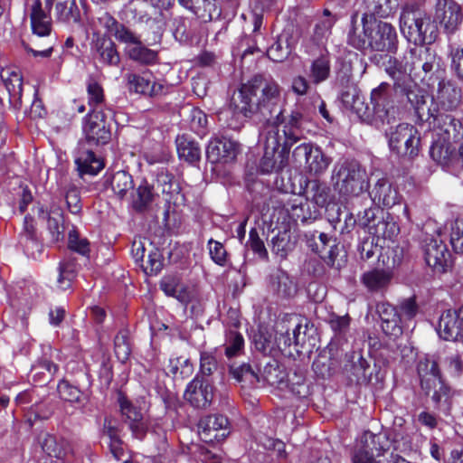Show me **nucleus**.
I'll use <instances>...</instances> for the list:
<instances>
[{
    "mask_svg": "<svg viewBox=\"0 0 463 463\" xmlns=\"http://www.w3.org/2000/svg\"><path fill=\"white\" fill-rule=\"evenodd\" d=\"M229 109L234 116L254 119L269 128L260 168L264 174L283 170L290 147L304 137L303 115L292 111L288 118L283 116L279 83L271 76L254 75L233 92Z\"/></svg>",
    "mask_w": 463,
    "mask_h": 463,
    "instance_id": "1",
    "label": "nucleus"
},
{
    "mask_svg": "<svg viewBox=\"0 0 463 463\" xmlns=\"http://www.w3.org/2000/svg\"><path fill=\"white\" fill-rule=\"evenodd\" d=\"M85 139L79 143L75 163L80 175H95L104 167L101 158L95 155L93 146L106 145L111 138L110 124L101 110H92L83 126Z\"/></svg>",
    "mask_w": 463,
    "mask_h": 463,
    "instance_id": "2",
    "label": "nucleus"
},
{
    "mask_svg": "<svg viewBox=\"0 0 463 463\" xmlns=\"http://www.w3.org/2000/svg\"><path fill=\"white\" fill-rule=\"evenodd\" d=\"M385 71L393 80L395 94L406 97L419 119L429 118L430 115L427 102L429 97L413 82L408 67H405L404 55L401 60L390 57L385 64Z\"/></svg>",
    "mask_w": 463,
    "mask_h": 463,
    "instance_id": "3",
    "label": "nucleus"
},
{
    "mask_svg": "<svg viewBox=\"0 0 463 463\" xmlns=\"http://www.w3.org/2000/svg\"><path fill=\"white\" fill-rule=\"evenodd\" d=\"M371 104L373 105V116L362 95L349 109L355 113L362 121L368 123L373 121L377 126L379 123L384 125L396 121L399 109L393 103L388 83L382 82L372 90Z\"/></svg>",
    "mask_w": 463,
    "mask_h": 463,
    "instance_id": "4",
    "label": "nucleus"
},
{
    "mask_svg": "<svg viewBox=\"0 0 463 463\" xmlns=\"http://www.w3.org/2000/svg\"><path fill=\"white\" fill-rule=\"evenodd\" d=\"M420 387L427 395L432 392L431 400L435 408L448 415L451 408V390L442 381L439 362L434 356L426 355L417 364Z\"/></svg>",
    "mask_w": 463,
    "mask_h": 463,
    "instance_id": "5",
    "label": "nucleus"
},
{
    "mask_svg": "<svg viewBox=\"0 0 463 463\" xmlns=\"http://www.w3.org/2000/svg\"><path fill=\"white\" fill-rule=\"evenodd\" d=\"M400 28L409 43L431 44L438 37V27L430 15L415 5H407L402 9Z\"/></svg>",
    "mask_w": 463,
    "mask_h": 463,
    "instance_id": "6",
    "label": "nucleus"
},
{
    "mask_svg": "<svg viewBox=\"0 0 463 463\" xmlns=\"http://www.w3.org/2000/svg\"><path fill=\"white\" fill-rule=\"evenodd\" d=\"M390 149L402 157L414 158L420 153V133L412 125L402 123L386 131Z\"/></svg>",
    "mask_w": 463,
    "mask_h": 463,
    "instance_id": "7",
    "label": "nucleus"
},
{
    "mask_svg": "<svg viewBox=\"0 0 463 463\" xmlns=\"http://www.w3.org/2000/svg\"><path fill=\"white\" fill-rule=\"evenodd\" d=\"M335 185L341 194L358 196L368 188L366 172L358 162H345L336 171Z\"/></svg>",
    "mask_w": 463,
    "mask_h": 463,
    "instance_id": "8",
    "label": "nucleus"
},
{
    "mask_svg": "<svg viewBox=\"0 0 463 463\" xmlns=\"http://www.w3.org/2000/svg\"><path fill=\"white\" fill-rule=\"evenodd\" d=\"M429 43H410L408 49L403 53L405 67H408L411 75L416 77H425L431 74L439 67L437 54Z\"/></svg>",
    "mask_w": 463,
    "mask_h": 463,
    "instance_id": "9",
    "label": "nucleus"
},
{
    "mask_svg": "<svg viewBox=\"0 0 463 463\" xmlns=\"http://www.w3.org/2000/svg\"><path fill=\"white\" fill-rule=\"evenodd\" d=\"M369 50L381 52H395L398 47L396 29L389 23L377 21L370 15Z\"/></svg>",
    "mask_w": 463,
    "mask_h": 463,
    "instance_id": "10",
    "label": "nucleus"
},
{
    "mask_svg": "<svg viewBox=\"0 0 463 463\" xmlns=\"http://www.w3.org/2000/svg\"><path fill=\"white\" fill-rule=\"evenodd\" d=\"M430 109L429 118L420 119L421 121H430L432 118V132L435 140H442L443 142H458L463 137V126L459 119L452 115L445 113L435 114L436 109Z\"/></svg>",
    "mask_w": 463,
    "mask_h": 463,
    "instance_id": "11",
    "label": "nucleus"
},
{
    "mask_svg": "<svg viewBox=\"0 0 463 463\" xmlns=\"http://www.w3.org/2000/svg\"><path fill=\"white\" fill-rule=\"evenodd\" d=\"M90 50L93 61L101 65L117 67L120 63L121 58L117 44L107 33H92Z\"/></svg>",
    "mask_w": 463,
    "mask_h": 463,
    "instance_id": "12",
    "label": "nucleus"
},
{
    "mask_svg": "<svg viewBox=\"0 0 463 463\" xmlns=\"http://www.w3.org/2000/svg\"><path fill=\"white\" fill-rule=\"evenodd\" d=\"M118 403L122 421L128 425L132 436L137 439H143L148 427L142 409L121 392L118 393Z\"/></svg>",
    "mask_w": 463,
    "mask_h": 463,
    "instance_id": "13",
    "label": "nucleus"
},
{
    "mask_svg": "<svg viewBox=\"0 0 463 463\" xmlns=\"http://www.w3.org/2000/svg\"><path fill=\"white\" fill-rule=\"evenodd\" d=\"M458 142H443L433 140L430 149L431 158L452 172H458L463 169V144L457 148Z\"/></svg>",
    "mask_w": 463,
    "mask_h": 463,
    "instance_id": "14",
    "label": "nucleus"
},
{
    "mask_svg": "<svg viewBox=\"0 0 463 463\" xmlns=\"http://www.w3.org/2000/svg\"><path fill=\"white\" fill-rule=\"evenodd\" d=\"M38 219L47 222V229L53 241H60L64 238L65 224L63 210L59 202L52 199L47 203H38L36 207Z\"/></svg>",
    "mask_w": 463,
    "mask_h": 463,
    "instance_id": "15",
    "label": "nucleus"
},
{
    "mask_svg": "<svg viewBox=\"0 0 463 463\" xmlns=\"http://www.w3.org/2000/svg\"><path fill=\"white\" fill-rule=\"evenodd\" d=\"M292 157L297 164L305 163L306 168L312 175L324 173L330 165V158L318 146H314L310 143L298 146L292 153Z\"/></svg>",
    "mask_w": 463,
    "mask_h": 463,
    "instance_id": "16",
    "label": "nucleus"
},
{
    "mask_svg": "<svg viewBox=\"0 0 463 463\" xmlns=\"http://www.w3.org/2000/svg\"><path fill=\"white\" fill-rule=\"evenodd\" d=\"M215 388L203 376H195L186 386L184 397L193 407L207 409L214 398Z\"/></svg>",
    "mask_w": 463,
    "mask_h": 463,
    "instance_id": "17",
    "label": "nucleus"
},
{
    "mask_svg": "<svg viewBox=\"0 0 463 463\" xmlns=\"http://www.w3.org/2000/svg\"><path fill=\"white\" fill-rule=\"evenodd\" d=\"M427 265L436 273H445L451 262V255L447 245L439 238L425 240L423 245Z\"/></svg>",
    "mask_w": 463,
    "mask_h": 463,
    "instance_id": "18",
    "label": "nucleus"
},
{
    "mask_svg": "<svg viewBox=\"0 0 463 463\" xmlns=\"http://www.w3.org/2000/svg\"><path fill=\"white\" fill-rule=\"evenodd\" d=\"M435 18L447 33H454L463 21L462 8L455 0H437Z\"/></svg>",
    "mask_w": 463,
    "mask_h": 463,
    "instance_id": "19",
    "label": "nucleus"
},
{
    "mask_svg": "<svg viewBox=\"0 0 463 463\" xmlns=\"http://www.w3.org/2000/svg\"><path fill=\"white\" fill-rule=\"evenodd\" d=\"M98 23L105 29L108 35L113 36L116 41L124 44L125 48H128L130 45L138 43L140 35L124 24L118 22L109 12L100 14L98 17Z\"/></svg>",
    "mask_w": 463,
    "mask_h": 463,
    "instance_id": "20",
    "label": "nucleus"
},
{
    "mask_svg": "<svg viewBox=\"0 0 463 463\" xmlns=\"http://www.w3.org/2000/svg\"><path fill=\"white\" fill-rule=\"evenodd\" d=\"M98 23L105 29L108 35L113 36L116 41L124 44L125 48H128L130 45L138 43L140 35L124 24L118 22L109 12L100 14L98 17Z\"/></svg>",
    "mask_w": 463,
    "mask_h": 463,
    "instance_id": "21",
    "label": "nucleus"
},
{
    "mask_svg": "<svg viewBox=\"0 0 463 463\" xmlns=\"http://www.w3.org/2000/svg\"><path fill=\"white\" fill-rule=\"evenodd\" d=\"M229 425L228 418L222 414L208 415L199 420L198 431L205 442L219 441L229 435Z\"/></svg>",
    "mask_w": 463,
    "mask_h": 463,
    "instance_id": "22",
    "label": "nucleus"
},
{
    "mask_svg": "<svg viewBox=\"0 0 463 463\" xmlns=\"http://www.w3.org/2000/svg\"><path fill=\"white\" fill-rule=\"evenodd\" d=\"M26 6L33 33L38 37L49 36L52 30L51 9H47L45 5H43V0H27Z\"/></svg>",
    "mask_w": 463,
    "mask_h": 463,
    "instance_id": "23",
    "label": "nucleus"
},
{
    "mask_svg": "<svg viewBox=\"0 0 463 463\" xmlns=\"http://www.w3.org/2000/svg\"><path fill=\"white\" fill-rule=\"evenodd\" d=\"M437 331L445 340H459L463 333V306L458 310L444 311L439 317Z\"/></svg>",
    "mask_w": 463,
    "mask_h": 463,
    "instance_id": "24",
    "label": "nucleus"
},
{
    "mask_svg": "<svg viewBox=\"0 0 463 463\" xmlns=\"http://www.w3.org/2000/svg\"><path fill=\"white\" fill-rule=\"evenodd\" d=\"M239 145L227 138H213L206 148L207 160L212 164L232 162L237 156Z\"/></svg>",
    "mask_w": 463,
    "mask_h": 463,
    "instance_id": "25",
    "label": "nucleus"
},
{
    "mask_svg": "<svg viewBox=\"0 0 463 463\" xmlns=\"http://www.w3.org/2000/svg\"><path fill=\"white\" fill-rule=\"evenodd\" d=\"M47 9L54 5V17L57 23L71 26L80 22L81 13L77 0H44Z\"/></svg>",
    "mask_w": 463,
    "mask_h": 463,
    "instance_id": "26",
    "label": "nucleus"
},
{
    "mask_svg": "<svg viewBox=\"0 0 463 463\" xmlns=\"http://www.w3.org/2000/svg\"><path fill=\"white\" fill-rule=\"evenodd\" d=\"M377 312L382 321V329L386 335L397 338L402 334V318L396 307L388 303L377 305Z\"/></svg>",
    "mask_w": 463,
    "mask_h": 463,
    "instance_id": "27",
    "label": "nucleus"
},
{
    "mask_svg": "<svg viewBox=\"0 0 463 463\" xmlns=\"http://www.w3.org/2000/svg\"><path fill=\"white\" fill-rule=\"evenodd\" d=\"M432 100L445 110L455 109L461 102V90L450 81H440Z\"/></svg>",
    "mask_w": 463,
    "mask_h": 463,
    "instance_id": "28",
    "label": "nucleus"
},
{
    "mask_svg": "<svg viewBox=\"0 0 463 463\" xmlns=\"http://www.w3.org/2000/svg\"><path fill=\"white\" fill-rule=\"evenodd\" d=\"M356 22L357 14H355L352 15L351 18L352 26L347 34V43L351 47L359 51L369 50V36L367 29L370 28V15L367 13H364L362 15V31L358 29Z\"/></svg>",
    "mask_w": 463,
    "mask_h": 463,
    "instance_id": "29",
    "label": "nucleus"
},
{
    "mask_svg": "<svg viewBox=\"0 0 463 463\" xmlns=\"http://www.w3.org/2000/svg\"><path fill=\"white\" fill-rule=\"evenodd\" d=\"M156 196L154 186L143 179L131 194V207L137 213L148 212Z\"/></svg>",
    "mask_w": 463,
    "mask_h": 463,
    "instance_id": "30",
    "label": "nucleus"
},
{
    "mask_svg": "<svg viewBox=\"0 0 463 463\" xmlns=\"http://www.w3.org/2000/svg\"><path fill=\"white\" fill-rule=\"evenodd\" d=\"M392 273L389 270L374 269L364 272L361 278L364 286L372 293H383L390 286Z\"/></svg>",
    "mask_w": 463,
    "mask_h": 463,
    "instance_id": "31",
    "label": "nucleus"
},
{
    "mask_svg": "<svg viewBox=\"0 0 463 463\" xmlns=\"http://www.w3.org/2000/svg\"><path fill=\"white\" fill-rule=\"evenodd\" d=\"M370 198L379 205L392 207L397 203V192L386 179H379L374 184L371 194L364 196V200L370 203Z\"/></svg>",
    "mask_w": 463,
    "mask_h": 463,
    "instance_id": "32",
    "label": "nucleus"
},
{
    "mask_svg": "<svg viewBox=\"0 0 463 463\" xmlns=\"http://www.w3.org/2000/svg\"><path fill=\"white\" fill-rule=\"evenodd\" d=\"M330 55L328 52H325L311 61L307 76L312 84L318 85L326 81L330 77Z\"/></svg>",
    "mask_w": 463,
    "mask_h": 463,
    "instance_id": "33",
    "label": "nucleus"
},
{
    "mask_svg": "<svg viewBox=\"0 0 463 463\" xmlns=\"http://www.w3.org/2000/svg\"><path fill=\"white\" fill-rule=\"evenodd\" d=\"M179 158L189 164L200 161L202 151L199 144L187 135L178 136L175 140Z\"/></svg>",
    "mask_w": 463,
    "mask_h": 463,
    "instance_id": "34",
    "label": "nucleus"
},
{
    "mask_svg": "<svg viewBox=\"0 0 463 463\" xmlns=\"http://www.w3.org/2000/svg\"><path fill=\"white\" fill-rule=\"evenodd\" d=\"M106 187H110L113 193L123 199L127 194L134 189L132 175L126 171H118L108 176L104 182Z\"/></svg>",
    "mask_w": 463,
    "mask_h": 463,
    "instance_id": "35",
    "label": "nucleus"
},
{
    "mask_svg": "<svg viewBox=\"0 0 463 463\" xmlns=\"http://www.w3.org/2000/svg\"><path fill=\"white\" fill-rule=\"evenodd\" d=\"M230 373L243 388H257L261 385V376L249 364L231 366Z\"/></svg>",
    "mask_w": 463,
    "mask_h": 463,
    "instance_id": "36",
    "label": "nucleus"
},
{
    "mask_svg": "<svg viewBox=\"0 0 463 463\" xmlns=\"http://www.w3.org/2000/svg\"><path fill=\"white\" fill-rule=\"evenodd\" d=\"M39 442L43 450L48 456L57 458L65 456L69 449V443L65 439L50 433L41 434Z\"/></svg>",
    "mask_w": 463,
    "mask_h": 463,
    "instance_id": "37",
    "label": "nucleus"
},
{
    "mask_svg": "<svg viewBox=\"0 0 463 463\" xmlns=\"http://www.w3.org/2000/svg\"><path fill=\"white\" fill-rule=\"evenodd\" d=\"M124 52L130 60L140 64H153L156 62L158 58L157 52L144 45L141 38L138 39V43L130 45L128 48H125Z\"/></svg>",
    "mask_w": 463,
    "mask_h": 463,
    "instance_id": "38",
    "label": "nucleus"
},
{
    "mask_svg": "<svg viewBox=\"0 0 463 463\" xmlns=\"http://www.w3.org/2000/svg\"><path fill=\"white\" fill-rule=\"evenodd\" d=\"M381 211L376 207L369 206L357 213V224L367 229L369 233L380 236V224L382 221L378 220L377 213Z\"/></svg>",
    "mask_w": 463,
    "mask_h": 463,
    "instance_id": "39",
    "label": "nucleus"
},
{
    "mask_svg": "<svg viewBox=\"0 0 463 463\" xmlns=\"http://www.w3.org/2000/svg\"><path fill=\"white\" fill-rule=\"evenodd\" d=\"M19 242L23 245L28 254H33V250H39L40 244L36 237L33 217L26 215L24 221L23 231L20 234Z\"/></svg>",
    "mask_w": 463,
    "mask_h": 463,
    "instance_id": "40",
    "label": "nucleus"
},
{
    "mask_svg": "<svg viewBox=\"0 0 463 463\" xmlns=\"http://www.w3.org/2000/svg\"><path fill=\"white\" fill-rule=\"evenodd\" d=\"M293 43L289 42L288 35L282 33L278 40L268 49L267 54L270 60L276 62H282L290 54Z\"/></svg>",
    "mask_w": 463,
    "mask_h": 463,
    "instance_id": "41",
    "label": "nucleus"
},
{
    "mask_svg": "<svg viewBox=\"0 0 463 463\" xmlns=\"http://www.w3.org/2000/svg\"><path fill=\"white\" fill-rule=\"evenodd\" d=\"M261 376V385L265 383L282 388L286 384V373L280 369L276 362L268 364L264 369Z\"/></svg>",
    "mask_w": 463,
    "mask_h": 463,
    "instance_id": "42",
    "label": "nucleus"
},
{
    "mask_svg": "<svg viewBox=\"0 0 463 463\" xmlns=\"http://www.w3.org/2000/svg\"><path fill=\"white\" fill-rule=\"evenodd\" d=\"M273 289L282 298H290L297 292L294 281L284 271H279L272 282Z\"/></svg>",
    "mask_w": 463,
    "mask_h": 463,
    "instance_id": "43",
    "label": "nucleus"
},
{
    "mask_svg": "<svg viewBox=\"0 0 463 463\" xmlns=\"http://www.w3.org/2000/svg\"><path fill=\"white\" fill-rule=\"evenodd\" d=\"M366 3L373 17H388L398 8L397 0H366Z\"/></svg>",
    "mask_w": 463,
    "mask_h": 463,
    "instance_id": "44",
    "label": "nucleus"
},
{
    "mask_svg": "<svg viewBox=\"0 0 463 463\" xmlns=\"http://www.w3.org/2000/svg\"><path fill=\"white\" fill-rule=\"evenodd\" d=\"M168 371L174 378L184 379L192 375L194 365L189 358L179 356L169 360Z\"/></svg>",
    "mask_w": 463,
    "mask_h": 463,
    "instance_id": "45",
    "label": "nucleus"
},
{
    "mask_svg": "<svg viewBox=\"0 0 463 463\" xmlns=\"http://www.w3.org/2000/svg\"><path fill=\"white\" fill-rule=\"evenodd\" d=\"M244 346L242 335L234 330H230L226 334L225 354L228 358L239 355Z\"/></svg>",
    "mask_w": 463,
    "mask_h": 463,
    "instance_id": "46",
    "label": "nucleus"
},
{
    "mask_svg": "<svg viewBox=\"0 0 463 463\" xmlns=\"http://www.w3.org/2000/svg\"><path fill=\"white\" fill-rule=\"evenodd\" d=\"M271 250L280 258H286L291 250L290 234L288 231L280 232L272 238Z\"/></svg>",
    "mask_w": 463,
    "mask_h": 463,
    "instance_id": "47",
    "label": "nucleus"
},
{
    "mask_svg": "<svg viewBox=\"0 0 463 463\" xmlns=\"http://www.w3.org/2000/svg\"><path fill=\"white\" fill-rule=\"evenodd\" d=\"M60 397L69 402H80L82 392L66 380H61L57 387Z\"/></svg>",
    "mask_w": 463,
    "mask_h": 463,
    "instance_id": "48",
    "label": "nucleus"
},
{
    "mask_svg": "<svg viewBox=\"0 0 463 463\" xmlns=\"http://www.w3.org/2000/svg\"><path fill=\"white\" fill-rule=\"evenodd\" d=\"M128 88L130 91L147 95L151 80L139 74L128 73L126 75Z\"/></svg>",
    "mask_w": 463,
    "mask_h": 463,
    "instance_id": "49",
    "label": "nucleus"
},
{
    "mask_svg": "<svg viewBox=\"0 0 463 463\" xmlns=\"http://www.w3.org/2000/svg\"><path fill=\"white\" fill-rule=\"evenodd\" d=\"M2 78L8 92L11 95L21 96L23 90V80L18 72L7 70L2 73Z\"/></svg>",
    "mask_w": 463,
    "mask_h": 463,
    "instance_id": "50",
    "label": "nucleus"
},
{
    "mask_svg": "<svg viewBox=\"0 0 463 463\" xmlns=\"http://www.w3.org/2000/svg\"><path fill=\"white\" fill-rule=\"evenodd\" d=\"M115 354L118 359L125 362L128 359L131 348L126 332H119L114 339Z\"/></svg>",
    "mask_w": 463,
    "mask_h": 463,
    "instance_id": "51",
    "label": "nucleus"
},
{
    "mask_svg": "<svg viewBox=\"0 0 463 463\" xmlns=\"http://www.w3.org/2000/svg\"><path fill=\"white\" fill-rule=\"evenodd\" d=\"M450 244L456 253H463V220L457 219L450 228Z\"/></svg>",
    "mask_w": 463,
    "mask_h": 463,
    "instance_id": "52",
    "label": "nucleus"
},
{
    "mask_svg": "<svg viewBox=\"0 0 463 463\" xmlns=\"http://www.w3.org/2000/svg\"><path fill=\"white\" fill-rule=\"evenodd\" d=\"M399 316L402 318V325L411 320L418 313V305L414 298H408L400 302L396 307Z\"/></svg>",
    "mask_w": 463,
    "mask_h": 463,
    "instance_id": "53",
    "label": "nucleus"
},
{
    "mask_svg": "<svg viewBox=\"0 0 463 463\" xmlns=\"http://www.w3.org/2000/svg\"><path fill=\"white\" fill-rule=\"evenodd\" d=\"M208 249L211 259L218 265L224 266L227 262V251L224 246L213 239L208 241Z\"/></svg>",
    "mask_w": 463,
    "mask_h": 463,
    "instance_id": "54",
    "label": "nucleus"
},
{
    "mask_svg": "<svg viewBox=\"0 0 463 463\" xmlns=\"http://www.w3.org/2000/svg\"><path fill=\"white\" fill-rule=\"evenodd\" d=\"M53 413L51 404L40 402L33 405L28 411V420L35 421L38 420H48Z\"/></svg>",
    "mask_w": 463,
    "mask_h": 463,
    "instance_id": "55",
    "label": "nucleus"
},
{
    "mask_svg": "<svg viewBox=\"0 0 463 463\" xmlns=\"http://www.w3.org/2000/svg\"><path fill=\"white\" fill-rule=\"evenodd\" d=\"M58 287L61 290H66L71 287V282L74 278V265L69 262H63L59 267Z\"/></svg>",
    "mask_w": 463,
    "mask_h": 463,
    "instance_id": "56",
    "label": "nucleus"
},
{
    "mask_svg": "<svg viewBox=\"0 0 463 463\" xmlns=\"http://www.w3.org/2000/svg\"><path fill=\"white\" fill-rule=\"evenodd\" d=\"M251 250L262 260H268L269 255L263 241L260 238L257 229L252 228L249 233L248 241Z\"/></svg>",
    "mask_w": 463,
    "mask_h": 463,
    "instance_id": "57",
    "label": "nucleus"
},
{
    "mask_svg": "<svg viewBox=\"0 0 463 463\" xmlns=\"http://www.w3.org/2000/svg\"><path fill=\"white\" fill-rule=\"evenodd\" d=\"M33 45L35 47H32L29 43L25 42H22V45L24 50L31 53L33 57H41V58H49L52 53V44L51 43H46L43 46L37 43L36 39L32 41Z\"/></svg>",
    "mask_w": 463,
    "mask_h": 463,
    "instance_id": "58",
    "label": "nucleus"
},
{
    "mask_svg": "<svg viewBox=\"0 0 463 463\" xmlns=\"http://www.w3.org/2000/svg\"><path fill=\"white\" fill-rule=\"evenodd\" d=\"M58 370V366L54 364L52 362L49 360H43L38 364L34 365L32 369V373H33V377L37 374H43V378L42 382H48L52 375Z\"/></svg>",
    "mask_w": 463,
    "mask_h": 463,
    "instance_id": "59",
    "label": "nucleus"
},
{
    "mask_svg": "<svg viewBox=\"0 0 463 463\" xmlns=\"http://www.w3.org/2000/svg\"><path fill=\"white\" fill-rule=\"evenodd\" d=\"M90 244L86 239H80L75 230L69 232V247L82 255L90 251Z\"/></svg>",
    "mask_w": 463,
    "mask_h": 463,
    "instance_id": "60",
    "label": "nucleus"
},
{
    "mask_svg": "<svg viewBox=\"0 0 463 463\" xmlns=\"http://www.w3.org/2000/svg\"><path fill=\"white\" fill-rule=\"evenodd\" d=\"M217 369V361L215 357L207 352L201 353L200 373L203 376H210Z\"/></svg>",
    "mask_w": 463,
    "mask_h": 463,
    "instance_id": "61",
    "label": "nucleus"
},
{
    "mask_svg": "<svg viewBox=\"0 0 463 463\" xmlns=\"http://www.w3.org/2000/svg\"><path fill=\"white\" fill-rule=\"evenodd\" d=\"M335 22V17L321 19L314 28V38L319 42L330 34L331 29Z\"/></svg>",
    "mask_w": 463,
    "mask_h": 463,
    "instance_id": "62",
    "label": "nucleus"
},
{
    "mask_svg": "<svg viewBox=\"0 0 463 463\" xmlns=\"http://www.w3.org/2000/svg\"><path fill=\"white\" fill-rule=\"evenodd\" d=\"M361 92L356 85L348 84L341 92V101L349 109L351 106L360 98Z\"/></svg>",
    "mask_w": 463,
    "mask_h": 463,
    "instance_id": "63",
    "label": "nucleus"
},
{
    "mask_svg": "<svg viewBox=\"0 0 463 463\" xmlns=\"http://www.w3.org/2000/svg\"><path fill=\"white\" fill-rule=\"evenodd\" d=\"M451 66L458 77L463 80V46L451 52Z\"/></svg>",
    "mask_w": 463,
    "mask_h": 463,
    "instance_id": "64",
    "label": "nucleus"
}]
</instances>
